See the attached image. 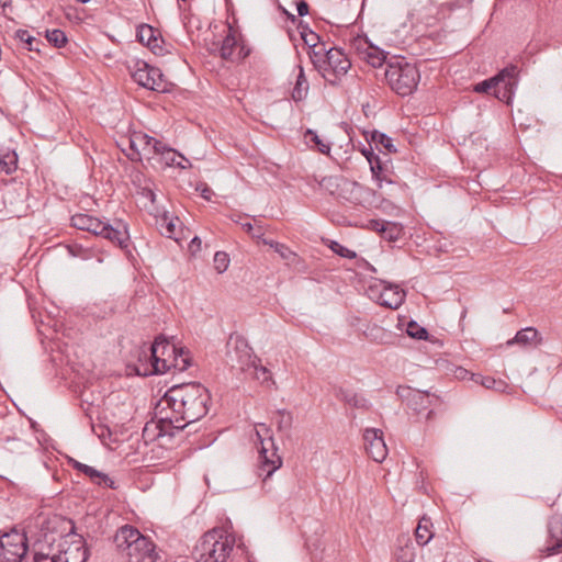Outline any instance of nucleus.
<instances>
[{
	"instance_id": "obj_1",
	"label": "nucleus",
	"mask_w": 562,
	"mask_h": 562,
	"mask_svg": "<svg viewBox=\"0 0 562 562\" xmlns=\"http://www.w3.org/2000/svg\"><path fill=\"white\" fill-rule=\"evenodd\" d=\"M210 393L199 382L181 383L171 386L164 395L162 402L167 404L159 411L160 417L155 425L158 436L170 435L175 430H183L187 426L200 420L209 412Z\"/></svg>"
},
{
	"instance_id": "obj_2",
	"label": "nucleus",
	"mask_w": 562,
	"mask_h": 562,
	"mask_svg": "<svg viewBox=\"0 0 562 562\" xmlns=\"http://www.w3.org/2000/svg\"><path fill=\"white\" fill-rule=\"evenodd\" d=\"M136 352L139 364L135 370L142 376L162 374L171 369L182 372L191 364L189 351L177 348L162 335L156 337L149 348H139Z\"/></svg>"
},
{
	"instance_id": "obj_3",
	"label": "nucleus",
	"mask_w": 562,
	"mask_h": 562,
	"mask_svg": "<svg viewBox=\"0 0 562 562\" xmlns=\"http://www.w3.org/2000/svg\"><path fill=\"white\" fill-rule=\"evenodd\" d=\"M70 221L72 227L105 238L124 250L128 256L132 255L128 225L123 220L115 218L113 222H104L90 214L78 213L72 215Z\"/></svg>"
},
{
	"instance_id": "obj_4",
	"label": "nucleus",
	"mask_w": 562,
	"mask_h": 562,
	"mask_svg": "<svg viewBox=\"0 0 562 562\" xmlns=\"http://www.w3.org/2000/svg\"><path fill=\"white\" fill-rule=\"evenodd\" d=\"M114 544L127 562H157L155 543L133 526H122L114 535Z\"/></svg>"
},
{
	"instance_id": "obj_5",
	"label": "nucleus",
	"mask_w": 562,
	"mask_h": 562,
	"mask_svg": "<svg viewBox=\"0 0 562 562\" xmlns=\"http://www.w3.org/2000/svg\"><path fill=\"white\" fill-rule=\"evenodd\" d=\"M311 60L322 77L331 86H337L351 67V61L342 49L327 48L326 44H322L319 50L311 54Z\"/></svg>"
},
{
	"instance_id": "obj_6",
	"label": "nucleus",
	"mask_w": 562,
	"mask_h": 562,
	"mask_svg": "<svg viewBox=\"0 0 562 562\" xmlns=\"http://www.w3.org/2000/svg\"><path fill=\"white\" fill-rule=\"evenodd\" d=\"M235 544L232 535L222 529L214 528L203 535L194 548L196 562H225L231 555Z\"/></svg>"
},
{
	"instance_id": "obj_7",
	"label": "nucleus",
	"mask_w": 562,
	"mask_h": 562,
	"mask_svg": "<svg viewBox=\"0 0 562 562\" xmlns=\"http://www.w3.org/2000/svg\"><path fill=\"white\" fill-rule=\"evenodd\" d=\"M518 72L516 65H509L494 77L476 83L473 90L477 93H490L493 90L495 98L509 104L518 85Z\"/></svg>"
},
{
	"instance_id": "obj_8",
	"label": "nucleus",
	"mask_w": 562,
	"mask_h": 562,
	"mask_svg": "<svg viewBox=\"0 0 562 562\" xmlns=\"http://www.w3.org/2000/svg\"><path fill=\"white\" fill-rule=\"evenodd\" d=\"M271 430L266 424H258L256 427V437L260 447L258 448L257 475L266 482L272 474L281 468L282 458L277 453V448Z\"/></svg>"
},
{
	"instance_id": "obj_9",
	"label": "nucleus",
	"mask_w": 562,
	"mask_h": 562,
	"mask_svg": "<svg viewBox=\"0 0 562 562\" xmlns=\"http://www.w3.org/2000/svg\"><path fill=\"white\" fill-rule=\"evenodd\" d=\"M384 76L391 89L402 97L412 94L420 80L416 65L404 59L387 64Z\"/></svg>"
},
{
	"instance_id": "obj_10",
	"label": "nucleus",
	"mask_w": 562,
	"mask_h": 562,
	"mask_svg": "<svg viewBox=\"0 0 562 562\" xmlns=\"http://www.w3.org/2000/svg\"><path fill=\"white\" fill-rule=\"evenodd\" d=\"M396 395L406 403L415 414L426 413V419L430 420L435 416V409L440 403V397L426 391L415 390L409 386H398Z\"/></svg>"
},
{
	"instance_id": "obj_11",
	"label": "nucleus",
	"mask_w": 562,
	"mask_h": 562,
	"mask_svg": "<svg viewBox=\"0 0 562 562\" xmlns=\"http://www.w3.org/2000/svg\"><path fill=\"white\" fill-rule=\"evenodd\" d=\"M26 552L25 533L13 529L0 536V562H21Z\"/></svg>"
},
{
	"instance_id": "obj_12",
	"label": "nucleus",
	"mask_w": 562,
	"mask_h": 562,
	"mask_svg": "<svg viewBox=\"0 0 562 562\" xmlns=\"http://www.w3.org/2000/svg\"><path fill=\"white\" fill-rule=\"evenodd\" d=\"M161 140L151 137L145 133H134L130 138V150L126 153L131 161H142L144 158L148 161L156 158Z\"/></svg>"
},
{
	"instance_id": "obj_13",
	"label": "nucleus",
	"mask_w": 562,
	"mask_h": 562,
	"mask_svg": "<svg viewBox=\"0 0 562 562\" xmlns=\"http://www.w3.org/2000/svg\"><path fill=\"white\" fill-rule=\"evenodd\" d=\"M132 78L136 83L146 89L157 92L168 91L167 82L160 69L148 65L146 61L137 60L135 63Z\"/></svg>"
},
{
	"instance_id": "obj_14",
	"label": "nucleus",
	"mask_w": 562,
	"mask_h": 562,
	"mask_svg": "<svg viewBox=\"0 0 562 562\" xmlns=\"http://www.w3.org/2000/svg\"><path fill=\"white\" fill-rule=\"evenodd\" d=\"M257 357L252 355V349L245 338L240 336L231 337L227 342V363L232 368H238L240 371L248 370L256 363Z\"/></svg>"
},
{
	"instance_id": "obj_15",
	"label": "nucleus",
	"mask_w": 562,
	"mask_h": 562,
	"mask_svg": "<svg viewBox=\"0 0 562 562\" xmlns=\"http://www.w3.org/2000/svg\"><path fill=\"white\" fill-rule=\"evenodd\" d=\"M211 54H218V56L227 61L243 60L249 54L244 45L239 44L235 31L228 26V32L221 41V43H213L210 47Z\"/></svg>"
},
{
	"instance_id": "obj_16",
	"label": "nucleus",
	"mask_w": 562,
	"mask_h": 562,
	"mask_svg": "<svg viewBox=\"0 0 562 562\" xmlns=\"http://www.w3.org/2000/svg\"><path fill=\"white\" fill-rule=\"evenodd\" d=\"M363 440L368 454L375 462H382L387 456V448L383 434L376 428H367L363 432Z\"/></svg>"
},
{
	"instance_id": "obj_17",
	"label": "nucleus",
	"mask_w": 562,
	"mask_h": 562,
	"mask_svg": "<svg viewBox=\"0 0 562 562\" xmlns=\"http://www.w3.org/2000/svg\"><path fill=\"white\" fill-rule=\"evenodd\" d=\"M383 290L379 296L380 305L392 310H397L405 301L406 292L398 285L387 281H381Z\"/></svg>"
},
{
	"instance_id": "obj_18",
	"label": "nucleus",
	"mask_w": 562,
	"mask_h": 562,
	"mask_svg": "<svg viewBox=\"0 0 562 562\" xmlns=\"http://www.w3.org/2000/svg\"><path fill=\"white\" fill-rule=\"evenodd\" d=\"M137 40L145 44L150 50L158 56H164L167 50L162 47L164 40L157 35L155 30L149 24H143L137 29Z\"/></svg>"
},
{
	"instance_id": "obj_19",
	"label": "nucleus",
	"mask_w": 562,
	"mask_h": 562,
	"mask_svg": "<svg viewBox=\"0 0 562 562\" xmlns=\"http://www.w3.org/2000/svg\"><path fill=\"white\" fill-rule=\"evenodd\" d=\"M395 558L396 562H415L416 548L411 538L402 537L398 539V548Z\"/></svg>"
},
{
	"instance_id": "obj_20",
	"label": "nucleus",
	"mask_w": 562,
	"mask_h": 562,
	"mask_svg": "<svg viewBox=\"0 0 562 562\" xmlns=\"http://www.w3.org/2000/svg\"><path fill=\"white\" fill-rule=\"evenodd\" d=\"M338 400L342 401L345 404L355 407L367 409L369 408L368 401L361 395L351 390L339 389L336 393Z\"/></svg>"
},
{
	"instance_id": "obj_21",
	"label": "nucleus",
	"mask_w": 562,
	"mask_h": 562,
	"mask_svg": "<svg viewBox=\"0 0 562 562\" xmlns=\"http://www.w3.org/2000/svg\"><path fill=\"white\" fill-rule=\"evenodd\" d=\"M431 519L423 516L415 529V538L419 546L424 547L434 538Z\"/></svg>"
},
{
	"instance_id": "obj_22",
	"label": "nucleus",
	"mask_w": 562,
	"mask_h": 562,
	"mask_svg": "<svg viewBox=\"0 0 562 562\" xmlns=\"http://www.w3.org/2000/svg\"><path fill=\"white\" fill-rule=\"evenodd\" d=\"M0 168L7 175L14 172L18 168V154L10 148L0 149Z\"/></svg>"
},
{
	"instance_id": "obj_23",
	"label": "nucleus",
	"mask_w": 562,
	"mask_h": 562,
	"mask_svg": "<svg viewBox=\"0 0 562 562\" xmlns=\"http://www.w3.org/2000/svg\"><path fill=\"white\" fill-rule=\"evenodd\" d=\"M307 92H308V82L305 77L303 68L300 66L296 81H295L294 88L292 90V98L296 102L302 101L307 95Z\"/></svg>"
},
{
	"instance_id": "obj_24",
	"label": "nucleus",
	"mask_w": 562,
	"mask_h": 562,
	"mask_svg": "<svg viewBox=\"0 0 562 562\" xmlns=\"http://www.w3.org/2000/svg\"><path fill=\"white\" fill-rule=\"evenodd\" d=\"M179 153L161 142L156 157L164 167H175Z\"/></svg>"
},
{
	"instance_id": "obj_25",
	"label": "nucleus",
	"mask_w": 562,
	"mask_h": 562,
	"mask_svg": "<svg viewBox=\"0 0 562 562\" xmlns=\"http://www.w3.org/2000/svg\"><path fill=\"white\" fill-rule=\"evenodd\" d=\"M538 335L539 333L536 328L526 327L517 331L515 337L512 340L507 341V345L518 344L522 346H528L537 339Z\"/></svg>"
},
{
	"instance_id": "obj_26",
	"label": "nucleus",
	"mask_w": 562,
	"mask_h": 562,
	"mask_svg": "<svg viewBox=\"0 0 562 562\" xmlns=\"http://www.w3.org/2000/svg\"><path fill=\"white\" fill-rule=\"evenodd\" d=\"M179 220L176 217H169L167 213H165L161 217L157 218V226L161 235L166 237H172L176 233L177 222Z\"/></svg>"
},
{
	"instance_id": "obj_27",
	"label": "nucleus",
	"mask_w": 562,
	"mask_h": 562,
	"mask_svg": "<svg viewBox=\"0 0 562 562\" xmlns=\"http://www.w3.org/2000/svg\"><path fill=\"white\" fill-rule=\"evenodd\" d=\"M293 423L292 414L286 409H279L277 412V427L279 431L286 432L291 429Z\"/></svg>"
},
{
	"instance_id": "obj_28",
	"label": "nucleus",
	"mask_w": 562,
	"mask_h": 562,
	"mask_svg": "<svg viewBox=\"0 0 562 562\" xmlns=\"http://www.w3.org/2000/svg\"><path fill=\"white\" fill-rule=\"evenodd\" d=\"M46 38L50 44H53L57 48L64 47L68 42L65 32L59 29L46 31Z\"/></svg>"
},
{
	"instance_id": "obj_29",
	"label": "nucleus",
	"mask_w": 562,
	"mask_h": 562,
	"mask_svg": "<svg viewBox=\"0 0 562 562\" xmlns=\"http://www.w3.org/2000/svg\"><path fill=\"white\" fill-rule=\"evenodd\" d=\"M406 333L409 337L426 340L428 338V331L425 327L417 324L415 321H411L407 324Z\"/></svg>"
},
{
	"instance_id": "obj_30",
	"label": "nucleus",
	"mask_w": 562,
	"mask_h": 562,
	"mask_svg": "<svg viewBox=\"0 0 562 562\" xmlns=\"http://www.w3.org/2000/svg\"><path fill=\"white\" fill-rule=\"evenodd\" d=\"M276 252H278L288 265H295L300 260L299 256L284 244H276Z\"/></svg>"
},
{
	"instance_id": "obj_31",
	"label": "nucleus",
	"mask_w": 562,
	"mask_h": 562,
	"mask_svg": "<svg viewBox=\"0 0 562 562\" xmlns=\"http://www.w3.org/2000/svg\"><path fill=\"white\" fill-rule=\"evenodd\" d=\"M372 139L380 146H382L383 148H385L387 150V153H395L396 151V148L393 144V139L387 136L386 134L384 133H380V132H373L372 134Z\"/></svg>"
},
{
	"instance_id": "obj_32",
	"label": "nucleus",
	"mask_w": 562,
	"mask_h": 562,
	"mask_svg": "<svg viewBox=\"0 0 562 562\" xmlns=\"http://www.w3.org/2000/svg\"><path fill=\"white\" fill-rule=\"evenodd\" d=\"M301 38L303 40L304 44L311 48L310 55L314 54L316 50H319L321 45L324 44L321 42L319 35L314 31H308V33L304 34V36Z\"/></svg>"
},
{
	"instance_id": "obj_33",
	"label": "nucleus",
	"mask_w": 562,
	"mask_h": 562,
	"mask_svg": "<svg viewBox=\"0 0 562 562\" xmlns=\"http://www.w3.org/2000/svg\"><path fill=\"white\" fill-rule=\"evenodd\" d=\"M305 137L308 138L311 142H313L317 146L319 153L328 154L330 151V145L328 143H325L323 139H321V137L317 135L316 132H314L312 130H307Z\"/></svg>"
},
{
	"instance_id": "obj_34",
	"label": "nucleus",
	"mask_w": 562,
	"mask_h": 562,
	"mask_svg": "<svg viewBox=\"0 0 562 562\" xmlns=\"http://www.w3.org/2000/svg\"><path fill=\"white\" fill-rule=\"evenodd\" d=\"M384 227L386 231H383L382 235L385 239L393 241L400 237L402 227L398 224L394 222H386Z\"/></svg>"
},
{
	"instance_id": "obj_35",
	"label": "nucleus",
	"mask_w": 562,
	"mask_h": 562,
	"mask_svg": "<svg viewBox=\"0 0 562 562\" xmlns=\"http://www.w3.org/2000/svg\"><path fill=\"white\" fill-rule=\"evenodd\" d=\"M329 248L338 256L342 257V258H348V259H353L357 257V254L342 246L340 243L338 241H335V240H331L330 244H329Z\"/></svg>"
},
{
	"instance_id": "obj_36",
	"label": "nucleus",
	"mask_w": 562,
	"mask_h": 562,
	"mask_svg": "<svg viewBox=\"0 0 562 562\" xmlns=\"http://www.w3.org/2000/svg\"><path fill=\"white\" fill-rule=\"evenodd\" d=\"M229 265V257L224 251H216L214 255V268L218 273H223L227 270Z\"/></svg>"
},
{
	"instance_id": "obj_37",
	"label": "nucleus",
	"mask_w": 562,
	"mask_h": 562,
	"mask_svg": "<svg viewBox=\"0 0 562 562\" xmlns=\"http://www.w3.org/2000/svg\"><path fill=\"white\" fill-rule=\"evenodd\" d=\"M16 36L21 42H24L27 45L29 50L40 52V48L37 47L40 42L35 37L31 36L27 31L19 30L16 32Z\"/></svg>"
},
{
	"instance_id": "obj_38",
	"label": "nucleus",
	"mask_w": 562,
	"mask_h": 562,
	"mask_svg": "<svg viewBox=\"0 0 562 562\" xmlns=\"http://www.w3.org/2000/svg\"><path fill=\"white\" fill-rule=\"evenodd\" d=\"M548 532H549V536L552 538V542H549L548 544L554 543V542H557V540H561L559 537H560V535H562V528H561V521L559 518H552L549 521Z\"/></svg>"
},
{
	"instance_id": "obj_39",
	"label": "nucleus",
	"mask_w": 562,
	"mask_h": 562,
	"mask_svg": "<svg viewBox=\"0 0 562 562\" xmlns=\"http://www.w3.org/2000/svg\"><path fill=\"white\" fill-rule=\"evenodd\" d=\"M369 154H370V156H367V159L370 164L371 172L376 179H379L380 173L383 170L382 161H381L380 157L378 155H375L373 151H370Z\"/></svg>"
},
{
	"instance_id": "obj_40",
	"label": "nucleus",
	"mask_w": 562,
	"mask_h": 562,
	"mask_svg": "<svg viewBox=\"0 0 562 562\" xmlns=\"http://www.w3.org/2000/svg\"><path fill=\"white\" fill-rule=\"evenodd\" d=\"M250 368H254L256 379L261 380L262 382L271 380L270 371L260 364V360L258 358L256 359V363L251 364Z\"/></svg>"
},
{
	"instance_id": "obj_41",
	"label": "nucleus",
	"mask_w": 562,
	"mask_h": 562,
	"mask_svg": "<svg viewBox=\"0 0 562 562\" xmlns=\"http://www.w3.org/2000/svg\"><path fill=\"white\" fill-rule=\"evenodd\" d=\"M92 483L99 486L110 487L112 490L116 488L115 482L105 473L98 471V476L92 479Z\"/></svg>"
},
{
	"instance_id": "obj_42",
	"label": "nucleus",
	"mask_w": 562,
	"mask_h": 562,
	"mask_svg": "<svg viewBox=\"0 0 562 562\" xmlns=\"http://www.w3.org/2000/svg\"><path fill=\"white\" fill-rule=\"evenodd\" d=\"M368 63L373 67H381L385 59L384 53L380 50H375L372 53H368L367 56Z\"/></svg>"
},
{
	"instance_id": "obj_43",
	"label": "nucleus",
	"mask_w": 562,
	"mask_h": 562,
	"mask_svg": "<svg viewBox=\"0 0 562 562\" xmlns=\"http://www.w3.org/2000/svg\"><path fill=\"white\" fill-rule=\"evenodd\" d=\"M369 336L375 341L384 342V336H386V333L382 327L374 325L370 328Z\"/></svg>"
},
{
	"instance_id": "obj_44",
	"label": "nucleus",
	"mask_w": 562,
	"mask_h": 562,
	"mask_svg": "<svg viewBox=\"0 0 562 562\" xmlns=\"http://www.w3.org/2000/svg\"><path fill=\"white\" fill-rule=\"evenodd\" d=\"M196 191L200 192L201 196L206 201H210L213 195V190L207 187L205 183H200L196 186Z\"/></svg>"
},
{
	"instance_id": "obj_45",
	"label": "nucleus",
	"mask_w": 562,
	"mask_h": 562,
	"mask_svg": "<svg viewBox=\"0 0 562 562\" xmlns=\"http://www.w3.org/2000/svg\"><path fill=\"white\" fill-rule=\"evenodd\" d=\"M385 223H386V221H382V220H371L369 222V228L382 234L383 231H386L384 227Z\"/></svg>"
},
{
	"instance_id": "obj_46",
	"label": "nucleus",
	"mask_w": 562,
	"mask_h": 562,
	"mask_svg": "<svg viewBox=\"0 0 562 562\" xmlns=\"http://www.w3.org/2000/svg\"><path fill=\"white\" fill-rule=\"evenodd\" d=\"M335 182H336V178L335 177H324L321 181H319V186L321 188H324L328 191H330L333 193V190L331 188L335 186Z\"/></svg>"
},
{
	"instance_id": "obj_47",
	"label": "nucleus",
	"mask_w": 562,
	"mask_h": 562,
	"mask_svg": "<svg viewBox=\"0 0 562 562\" xmlns=\"http://www.w3.org/2000/svg\"><path fill=\"white\" fill-rule=\"evenodd\" d=\"M480 383L486 389H494L496 387L497 381L492 376H484L481 378Z\"/></svg>"
},
{
	"instance_id": "obj_48",
	"label": "nucleus",
	"mask_w": 562,
	"mask_h": 562,
	"mask_svg": "<svg viewBox=\"0 0 562 562\" xmlns=\"http://www.w3.org/2000/svg\"><path fill=\"white\" fill-rule=\"evenodd\" d=\"M178 156H179L180 160H177V161H176L175 167H178V168H180V169H187V168H190V167H191V164H190V161H189V159H188V158H186V157H184L182 154H180V153H179V155H178Z\"/></svg>"
},
{
	"instance_id": "obj_49",
	"label": "nucleus",
	"mask_w": 562,
	"mask_h": 562,
	"mask_svg": "<svg viewBox=\"0 0 562 562\" xmlns=\"http://www.w3.org/2000/svg\"><path fill=\"white\" fill-rule=\"evenodd\" d=\"M142 195H143L145 199L149 200L153 204H155V202H156V193H155L151 189H149V188H144V189L142 190Z\"/></svg>"
},
{
	"instance_id": "obj_50",
	"label": "nucleus",
	"mask_w": 562,
	"mask_h": 562,
	"mask_svg": "<svg viewBox=\"0 0 562 562\" xmlns=\"http://www.w3.org/2000/svg\"><path fill=\"white\" fill-rule=\"evenodd\" d=\"M299 16H305L308 14V4L305 1H300L296 5Z\"/></svg>"
},
{
	"instance_id": "obj_51",
	"label": "nucleus",
	"mask_w": 562,
	"mask_h": 562,
	"mask_svg": "<svg viewBox=\"0 0 562 562\" xmlns=\"http://www.w3.org/2000/svg\"><path fill=\"white\" fill-rule=\"evenodd\" d=\"M189 247H190L192 252L198 251L200 249V247H201V239L198 236L193 237L191 239V241H190V246Z\"/></svg>"
},
{
	"instance_id": "obj_52",
	"label": "nucleus",
	"mask_w": 562,
	"mask_h": 562,
	"mask_svg": "<svg viewBox=\"0 0 562 562\" xmlns=\"http://www.w3.org/2000/svg\"><path fill=\"white\" fill-rule=\"evenodd\" d=\"M83 474L87 475L92 481V479L98 476V470L89 465L88 469H85Z\"/></svg>"
},
{
	"instance_id": "obj_53",
	"label": "nucleus",
	"mask_w": 562,
	"mask_h": 562,
	"mask_svg": "<svg viewBox=\"0 0 562 562\" xmlns=\"http://www.w3.org/2000/svg\"><path fill=\"white\" fill-rule=\"evenodd\" d=\"M297 29L300 31L301 37L304 36V34L308 33V31H312L306 23L303 21H299Z\"/></svg>"
},
{
	"instance_id": "obj_54",
	"label": "nucleus",
	"mask_w": 562,
	"mask_h": 562,
	"mask_svg": "<svg viewBox=\"0 0 562 562\" xmlns=\"http://www.w3.org/2000/svg\"><path fill=\"white\" fill-rule=\"evenodd\" d=\"M72 465H74V468H75L76 470L80 471L81 473H83V472H85V469H88V467H89V465L83 464V463H81V462H79V461H74V464H72Z\"/></svg>"
},
{
	"instance_id": "obj_55",
	"label": "nucleus",
	"mask_w": 562,
	"mask_h": 562,
	"mask_svg": "<svg viewBox=\"0 0 562 562\" xmlns=\"http://www.w3.org/2000/svg\"><path fill=\"white\" fill-rule=\"evenodd\" d=\"M72 465H74V468H75L76 470L80 471L81 473H83V472H85V469H88V467H89V465L83 464V463H81V462H79V461H74V464H72Z\"/></svg>"
},
{
	"instance_id": "obj_56",
	"label": "nucleus",
	"mask_w": 562,
	"mask_h": 562,
	"mask_svg": "<svg viewBox=\"0 0 562 562\" xmlns=\"http://www.w3.org/2000/svg\"><path fill=\"white\" fill-rule=\"evenodd\" d=\"M12 0H0V12H5V9L11 4Z\"/></svg>"
},
{
	"instance_id": "obj_57",
	"label": "nucleus",
	"mask_w": 562,
	"mask_h": 562,
	"mask_svg": "<svg viewBox=\"0 0 562 562\" xmlns=\"http://www.w3.org/2000/svg\"><path fill=\"white\" fill-rule=\"evenodd\" d=\"M240 225H241V227H243L247 233H251V232H252V229H254V225H252L251 223H249V222H247V223H241Z\"/></svg>"
},
{
	"instance_id": "obj_58",
	"label": "nucleus",
	"mask_w": 562,
	"mask_h": 562,
	"mask_svg": "<svg viewBox=\"0 0 562 562\" xmlns=\"http://www.w3.org/2000/svg\"><path fill=\"white\" fill-rule=\"evenodd\" d=\"M263 244L269 245L271 248H273L276 250V244H279V243L271 240V239H263Z\"/></svg>"
},
{
	"instance_id": "obj_59",
	"label": "nucleus",
	"mask_w": 562,
	"mask_h": 562,
	"mask_svg": "<svg viewBox=\"0 0 562 562\" xmlns=\"http://www.w3.org/2000/svg\"><path fill=\"white\" fill-rule=\"evenodd\" d=\"M262 235H263V232H262V228L260 226H258L256 228V233L252 234V236L256 237V238H260Z\"/></svg>"
},
{
	"instance_id": "obj_60",
	"label": "nucleus",
	"mask_w": 562,
	"mask_h": 562,
	"mask_svg": "<svg viewBox=\"0 0 562 562\" xmlns=\"http://www.w3.org/2000/svg\"><path fill=\"white\" fill-rule=\"evenodd\" d=\"M505 387H506V384L504 382L499 381V382H497L496 387H494V389L497 391H504Z\"/></svg>"
},
{
	"instance_id": "obj_61",
	"label": "nucleus",
	"mask_w": 562,
	"mask_h": 562,
	"mask_svg": "<svg viewBox=\"0 0 562 562\" xmlns=\"http://www.w3.org/2000/svg\"><path fill=\"white\" fill-rule=\"evenodd\" d=\"M288 15V19L291 20L293 23L296 21V16L294 14L285 12Z\"/></svg>"
},
{
	"instance_id": "obj_62",
	"label": "nucleus",
	"mask_w": 562,
	"mask_h": 562,
	"mask_svg": "<svg viewBox=\"0 0 562 562\" xmlns=\"http://www.w3.org/2000/svg\"><path fill=\"white\" fill-rule=\"evenodd\" d=\"M370 151H372V148H371V147H370L369 149H367V148H363V149H362V154H363L366 157H367V156H370V154H369Z\"/></svg>"
},
{
	"instance_id": "obj_63",
	"label": "nucleus",
	"mask_w": 562,
	"mask_h": 562,
	"mask_svg": "<svg viewBox=\"0 0 562 562\" xmlns=\"http://www.w3.org/2000/svg\"><path fill=\"white\" fill-rule=\"evenodd\" d=\"M306 546H307L308 548H311L312 546L316 547V544H315L314 542H312V540H311V539H306Z\"/></svg>"
},
{
	"instance_id": "obj_64",
	"label": "nucleus",
	"mask_w": 562,
	"mask_h": 562,
	"mask_svg": "<svg viewBox=\"0 0 562 562\" xmlns=\"http://www.w3.org/2000/svg\"><path fill=\"white\" fill-rule=\"evenodd\" d=\"M82 555L83 557H82L81 562H86L87 561V551H86V549L83 550Z\"/></svg>"
}]
</instances>
